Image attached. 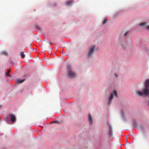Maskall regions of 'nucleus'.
Wrapping results in <instances>:
<instances>
[{
    "mask_svg": "<svg viewBox=\"0 0 149 149\" xmlns=\"http://www.w3.org/2000/svg\"><path fill=\"white\" fill-rule=\"evenodd\" d=\"M145 88L143 89L142 91H137L136 92L137 95L139 96H147L149 95V80L147 79L145 83Z\"/></svg>",
    "mask_w": 149,
    "mask_h": 149,
    "instance_id": "obj_1",
    "label": "nucleus"
},
{
    "mask_svg": "<svg viewBox=\"0 0 149 149\" xmlns=\"http://www.w3.org/2000/svg\"><path fill=\"white\" fill-rule=\"evenodd\" d=\"M68 73L67 74L70 77H74L75 75V74L71 71V68L70 66H68Z\"/></svg>",
    "mask_w": 149,
    "mask_h": 149,
    "instance_id": "obj_2",
    "label": "nucleus"
},
{
    "mask_svg": "<svg viewBox=\"0 0 149 149\" xmlns=\"http://www.w3.org/2000/svg\"><path fill=\"white\" fill-rule=\"evenodd\" d=\"M9 119H10L11 121L13 123H14L15 122L16 120V118L15 116L13 114H10L6 118V119H7L6 120V122H8V120Z\"/></svg>",
    "mask_w": 149,
    "mask_h": 149,
    "instance_id": "obj_3",
    "label": "nucleus"
},
{
    "mask_svg": "<svg viewBox=\"0 0 149 149\" xmlns=\"http://www.w3.org/2000/svg\"><path fill=\"white\" fill-rule=\"evenodd\" d=\"M95 47V46L93 45L91 48L88 54V55L90 57L91 56L94 52Z\"/></svg>",
    "mask_w": 149,
    "mask_h": 149,
    "instance_id": "obj_4",
    "label": "nucleus"
},
{
    "mask_svg": "<svg viewBox=\"0 0 149 149\" xmlns=\"http://www.w3.org/2000/svg\"><path fill=\"white\" fill-rule=\"evenodd\" d=\"M109 125V134L110 136L112 137L113 136V131L112 127L111 125Z\"/></svg>",
    "mask_w": 149,
    "mask_h": 149,
    "instance_id": "obj_5",
    "label": "nucleus"
},
{
    "mask_svg": "<svg viewBox=\"0 0 149 149\" xmlns=\"http://www.w3.org/2000/svg\"><path fill=\"white\" fill-rule=\"evenodd\" d=\"M88 119L90 124L92 125L93 123V120L91 114L88 115Z\"/></svg>",
    "mask_w": 149,
    "mask_h": 149,
    "instance_id": "obj_6",
    "label": "nucleus"
},
{
    "mask_svg": "<svg viewBox=\"0 0 149 149\" xmlns=\"http://www.w3.org/2000/svg\"><path fill=\"white\" fill-rule=\"evenodd\" d=\"M73 1V0H69L66 2L65 4L66 5L68 6L71 4Z\"/></svg>",
    "mask_w": 149,
    "mask_h": 149,
    "instance_id": "obj_7",
    "label": "nucleus"
},
{
    "mask_svg": "<svg viewBox=\"0 0 149 149\" xmlns=\"http://www.w3.org/2000/svg\"><path fill=\"white\" fill-rule=\"evenodd\" d=\"M113 98V94L112 93L111 94L109 99V103L110 104L111 103V100Z\"/></svg>",
    "mask_w": 149,
    "mask_h": 149,
    "instance_id": "obj_8",
    "label": "nucleus"
},
{
    "mask_svg": "<svg viewBox=\"0 0 149 149\" xmlns=\"http://www.w3.org/2000/svg\"><path fill=\"white\" fill-rule=\"evenodd\" d=\"M0 54L1 55H4L5 56H7L8 55V53L6 51H3L1 52Z\"/></svg>",
    "mask_w": 149,
    "mask_h": 149,
    "instance_id": "obj_9",
    "label": "nucleus"
},
{
    "mask_svg": "<svg viewBox=\"0 0 149 149\" xmlns=\"http://www.w3.org/2000/svg\"><path fill=\"white\" fill-rule=\"evenodd\" d=\"M146 23L145 22H143L139 24V26H146Z\"/></svg>",
    "mask_w": 149,
    "mask_h": 149,
    "instance_id": "obj_10",
    "label": "nucleus"
},
{
    "mask_svg": "<svg viewBox=\"0 0 149 149\" xmlns=\"http://www.w3.org/2000/svg\"><path fill=\"white\" fill-rule=\"evenodd\" d=\"M20 55L22 58H24L25 56L24 53L23 52H21L20 53Z\"/></svg>",
    "mask_w": 149,
    "mask_h": 149,
    "instance_id": "obj_11",
    "label": "nucleus"
},
{
    "mask_svg": "<svg viewBox=\"0 0 149 149\" xmlns=\"http://www.w3.org/2000/svg\"><path fill=\"white\" fill-rule=\"evenodd\" d=\"M24 80V79L22 80H18L16 81L19 83H22L23 82Z\"/></svg>",
    "mask_w": 149,
    "mask_h": 149,
    "instance_id": "obj_12",
    "label": "nucleus"
},
{
    "mask_svg": "<svg viewBox=\"0 0 149 149\" xmlns=\"http://www.w3.org/2000/svg\"><path fill=\"white\" fill-rule=\"evenodd\" d=\"M10 72V70H8V72H6V74L7 75V76L10 77V75L9 74V72Z\"/></svg>",
    "mask_w": 149,
    "mask_h": 149,
    "instance_id": "obj_13",
    "label": "nucleus"
},
{
    "mask_svg": "<svg viewBox=\"0 0 149 149\" xmlns=\"http://www.w3.org/2000/svg\"><path fill=\"white\" fill-rule=\"evenodd\" d=\"M107 19H105L103 21V24H105L107 21Z\"/></svg>",
    "mask_w": 149,
    "mask_h": 149,
    "instance_id": "obj_14",
    "label": "nucleus"
},
{
    "mask_svg": "<svg viewBox=\"0 0 149 149\" xmlns=\"http://www.w3.org/2000/svg\"><path fill=\"white\" fill-rule=\"evenodd\" d=\"M114 94L115 96H116V97H117V93L116 91H114Z\"/></svg>",
    "mask_w": 149,
    "mask_h": 149,
    "instance_id": "obj_15",
    "label": "nucleus"
},
{
    "mask_svg": "<svg viewBox=\"0 0 149 149\" xmlns=\"http://www.w3.org/2000/svg\"><path fill=\"white\" fill-rule=\"evenodd\" d=\"M128 31H126L125 33L124 34V36H126L128 34Z\"/></svg>",
    "mask_w": 149,
    "mask_h": 149,
    "instance_id": "obj_16",
    "label": "nucleus"
},
{
    "mask_svg": "<svg viewBox=\"0 0 149 149\" xmlns=\"http://www.w3.org/2000/svg\"><path fill=\"white\" fill-rule=\"evenodd\" d=\"M36 27L38 29H40V27L39 26H36Z\"/></svg>",
    "mask_w": 149,
    "mask_h": 149,
    "instance_id": "obj_17",
    "label": "nucleus"
},
{
    "mask_svg": "<svg viewBox=\"0 0 149 149\" xmlns=\"http://www.w3.org/2000/svg\"><path fill=\"white\" fill-rule=\"evenodd\" d=\"M147 29H149V26H147Z\"/></svg>",
    "mask_w": 149,
    "mask_h": 149,
    "instance_id": "obj_18",
    "label": "nucleus"
},
{
    "mask_svg": "<svg viewBox=\"0 0 149 149\" xmlns=\"http://www.w3.org/2000/svg\"><path fill=\"white\" fill-rule=\"evenodd\" d=\"M115 76L116 77H117L118 76V75L117 74H115Z\"/></svg>",
    "mask_w": 149,
    "mask_h": 149,
    "instance_id": "obj_19",
    "label": "nucleus"
},
{
    "mask_svg": "<svg viewBox=\"0 0 149 149\" xmlns=\"http://www.w3.org/2000/svg\"><path fill=\"white\" fill-rule=\"evenodd\" d=\"M56 121V120H55V121H53V122H52V123H54V122H55Z\"/></svg>",
    "mask_w": 149,
    "mask_h": 149,
    "instance_id": "obj_20",
    "label": "nucleus"
},
{
    "mask_svg": "<svg viewBox=\"0 0 149 149\" xmlns=\"http://www.w3.org/2000/svg\"><path fill=\"white\" fill-rule=\"evenodd\" d=\"M148 104L149 105V101H148Z\"/></svg>",
    "mask_w": 149,
    "mask_h": 149,
    "instance_id": "obj_21",
    "label": "nucleus"
}]
</instances>
